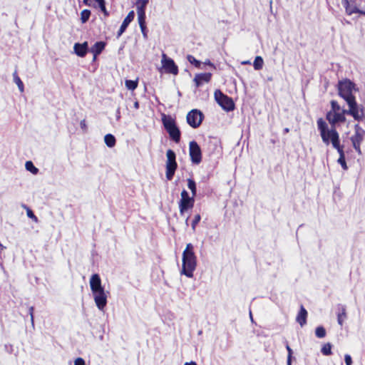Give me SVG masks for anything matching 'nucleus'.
<instances>
[{
  "mask_svg": "<svg viewBox=\"0 0 365 365\" xmlns=\"http://www.w3.org/2000/svg\"><path fill=\"white\" fill-rule=\"evenodd\" d=\"M189 218H190V217L188 216V217L185 219V224H186V225H187V226L188 225V220H189Z\"/></svg>",
  "mask_w": 365,
  "mask_h": 365,
  "instance_id": "6e6d98bb",
  "label": "nucleus"
},
{
  "mask_svg": "<svg viewBox=\"0 0 365 365\" xmlns=\"http://www.w3.org/2000/svg\"><path fill=\"white\" fill-rule=\"evenodd\" d=\"M133 106H134V108H135V109H138V108H139V106H140V105H139V102H138V101H135V102H134Z\"/></svg>",
  "mask_w": 365,
  "mask_h": 365,
  "instance_id": "8fccbe9b",
  "label": "nucleus"
},
{
  "mask_svg": "<svg viewBox=\"0 0 365 365\" xmlns=\"http://www.w3.org/2000/svg\"><path fill=\"white\" fill-rule=\"evenodd\" d=\"M26 169L33 174H37L38 169L34 166L31 161H26L25 164Z\"/></svg>",
  "mask_w": 365,
  "mask_h": 365,
  "instance_id": "bb28decb",
  "label": "nucleus"
},
{
  "mask_svg": "<svg viewBox=\"0 0 365 365\" xmlns=\"http://www.w3.org/2000/svg\"><path fill=\"white\" fill-rule=\"evenodd\" d=\"M34 307H30L29 308V315L31 317V325L33 327H34Z\"/></svg>",
  "mask_w": 365,
  "mask_h": 365,
  "instance_id": "58836bf2",
  "label": "nucleus"
},
{
  "mask_svg": "<svg viewBox=\"0 0 365 365\" xmlns=\"http://www.w3.org/2000/svg\"><path fill=\"white\" fill-rule=\"evenodd\" d=\"M134 17H135V12L133 11H130L126 17L124 19L118 31L117 32V38H120V36L125 31L128 25L134 19Z\"/></svg>",
  "mask_w": 365,
  "mask_h": 365,
  "instance_id": "4468645a",
  "label": "nucleus"
},
{
  "mask_svg": "<svg viewBox=\"0 0 365 365\" xmlns=\"http://www.w3.org/2000/svg\"><path fill=\"white\" fill-rule=\"evenodd\" d=\"M166 178L168 180H171L173 178L175 170L178 168V164L176 162V155L175 153L173 150H168L166 152Z\"/></svg>",
  "mask_w": 365,
  "mask_h": 365,
  "instance_id": "0eeeda50",
  "label": "nucleus"
},
{
  "mask_svg": "<svg viewBox=\"0 0 365 365\" xmlns=\"http://www.w3.org/2000/svg\"><path fill=\"white\" fill-rule=\"evenodd\" d=\"M352 143V145L354 148V150L359 153V154H361V148H360V145H361V143H357V142H351Z\"/></svg>",
  "mask_w": 365,
  "mask_h": 365,
  "instance_id": "a19ab883",
  "label": "nucleus"
},
{
  "mask_svg": "<svg viewBox=\"0 0 365 365\" xmlns=\"http://www.w3.org/2000/svg\"><path fill=\"white\" fill-rule=\"evenodd\" d=\"M307 312L305 308L302 305L300 307V310L297 316L296 320L300 324L301 327H303L307 323Z\"/></svg>",
  "mask_w": 365,
  "mask_h": 365,
  "instance_id": "aec40b11",
  "label": "nucleus"
},
{
  "mask_svg": "<svg viewBox=\"0 0 365 365\" xmlns=\"http://www.w3.org/2000/svg\"><path fill=\"white\" fill-rule=\"evenodd\" d=\"M115 116H116V120H120V108H118V109L116 110Z\"/></svg>",
  "mask_w": 365,
  "mask_h": 365,
  "instance_id": "de8ad7c7",
  "label": "nucleus"
},
{
  "mask_svg": "<svg viewBox=\"0 0 365 365\" xmlns=\"http://www.w3.org/2000/svg\"><path fill=\"white\" fill-rule=\"evenodd\" d=\"M125 84L128 90L134 91L138 86V81L126 80Z\"/></svg>",
  "mask_w": 365,
  "mask_h": 365,
  "instance_id": "7c9ffc66",
  "label": "nucleus"
},
{
  "mask_svg": "<svg viewBox=\"0 0 365 365\" xmlns=\"http://www.w3.org/2000/svg\"><path fill=\"white\" fill-rule=\"evenodd\" d=\"M331 346L330 343L325 344L321 349L322 354L324 356H330L332 354Z\"/></svg>",
  "mask_w": 365,
  "mask_h": 365,
  "instance_id": "c85d7f7f",
  "label": "nucleus"
},
{
  "mask_svg": "<svg viewBox=\"0 0 365 365\" xmlns=\"http://www.w3.org/2000/svg\"><path fill=\"white\" fill-rule=\"evenodd\" d=\"M92 1L93 0H83V2L86 5L91 6L92 5Z\"/></svg>",
  "mask_w": 365,
  "mask_h": 365,
  "instance_id": "09e8293b",
  "label": "nucleus"
},
{
  "mask_svg": "<svg viewBox=\"0 0 365 365\" xmlns=\"http://www.w3.org/2000/svg\"><path fill=\"white\" fill-rule=\"evenodd\" d=\"M354 90H355V84L350 80L345 79L339 81V95L344 98L346 102L351 99H355L352 93Z\"/></svg>",
  "mask_w": 365,
  "mask_h": 365,
  "instance_id": "39448f33",
  "label": "nucleus"
},
{
  "mask_svg": "<svg viewBox=\"0 0 365 365\" xmlns=\"http://www.w3.org/2000/svg\"><path fill=\"white\" fill-rule=\"evenodd\" d=\"M184 365H197L195 361L186 362Z\"/></svg>",
  "mask_w": 365,
  "mask_h": 365,
  "instance_id": "603ef678",
  "label": "nucleus"
},
{
  "mask_svg": "<svg viewBox=\"0 0 365 365\" xmlns=\"http://www.w3.org/2000/svg\"><path fill=\"white\" fill-rule=\"evenodd\" d=\"M182 269L181 274L191 278L193 277V272L197 267V256L194 251V245L188 243L186 245L182 256Z\"/></svg>",
  "mask_w": 365,
  "mask_h": 365,
  "instance_id": "7ed1b4c3",
  "label": "nucleus"
},
{
  "mask_svg": "<svg viewBox=\"0 0 365 365\" xmlns=\"http://www.w3.org/2000/svg\"><path fill=\"white\" fill-rule=\"evenodd\" d=\"M22 207L27 210V208H29L26 205H23Z\"/></svg>",
  "mask_w": 365,
  "mask_h": 365,
  "instance_id": "13d9d810",
  "label": "nucleus"
},
{
  "mask_svg": "<svg viewBox=\"0 0 365 365\" xmlns=\"http://www.w3.org/2000/svg\"><path fill=\"white\" fill-rule=\"evenodd\" d=\"M337 162L339 164L341 165V168L344 170H346L348 169V167H347V165L346 163V160H345V157H339V159L337 160Z\"/></svg>",
  "mask_w": 365,
  "mask_h": 365,
  "instance_id": "c9c22d12",
  "label": "nucleus"
},
{
  "mask_svg": "<svg viewBox=\"0 0 365 365\" xmlns=\"http://www.w3.org/2000/svg\"><path fill=\"white\" fill-rule=\"evenodd\" d=\"M250 317L251 322H253L254 320H253V317H252V314L251 311H250Z\"/></svg>",
  "mask_w": 365,
  "mask_h": 365,
  "instance_id": "5fc2aeb1",
  "label": "nucleus"
},
{
  "mask_svg": "<svg viewBox=\"0 0 365 365\" xmlns=\"http://www.w3.org/2000/svg\"><path fill=\"white\" fill-rule=\"evenodd\" d=\"M189 153L192 163L195 165L200 164L202 161V151L196 141L192 140L190 142Z\"/></svg>",
  "mask_w": 365,
  "mask_h": 365,
  "instance_id": "9d476101",
  "label": "nucleus"
},
{
  "mask_svg": "<svg viewBox=\"0 0 365 365\" xmlns=\"http://www.w3.org/2000/svg\"><path fill=\"white\" fill-rule=\"evenodd\" d=\"M106 47V43L104 41H97L91 48L90 51L93 54V61H95L97 56L101 53Z\"/></svg>",
  "mask_w": 365,
  "mask_h": 365,
  "instance_id": "6ab92c4d",
  "label": "nucleus"
},
{
  "mask_svg": "<svg viewBox=\"0 0 365 365\" xmlns=\"http://www.w3.org/2000/svg\"><path fill=\"white\" fill-rule=\"evenodd\" d=\"M162 121L163 126L168 133L170 138L175 143L180 140L181 133L177 126L175 120L171 116L163 115Z\"/></svg>",
  "mask_w": 365,
  "mask_h": 365,
  "instance_id": "20e7f679",
  "label": "nucleus"
},
{
  "mask_svg": "<svg viewBox=\"0 0 365 365\" xmlns=\"http://www.w3.org/2000/svg\"><path fill=\"white\" fill-rule=\"evenodd\" d=\"M89 283L96 307L100 311H103L108 303V297L99 274H92Z\"/></svg>",
  "mask_w": 365,
  "mask_h": 365,
  "instance_id": "f03ea898",
  "label": "nucleus"
},
{
  "mask_svg": "<svg viewBox=\"0 0 365 365\" xmlns=\"http://www.w3.org/2000/svg\"><path fill=\"white\" fill-rule=\"evenodd\" d=\"M214 96L217 104L224 110L230 112L235 109V103L232 98L224 94L220 90H216Z\"/></svg>",
  "mask_w": 365,
  "mask_h": 365,
  "instance_id": "423d86ee",
  "label": "nucleus"
},
{
  "mask_svg": "<svg viewBox=\"0 0 365 365\" xmlns=\"http://www.w3.org/2000/svg\"><path fill=\"white\" fill-rule=\"evenodd\" d=\"M344 361L346 365H352V359L349 354H345Z\"/></svg>",
  "mask_w": 365,
  "mask_h": 365,
  "instance_id": "79ce46f5",
  "label": "nucleus"
},
{
  "mask_svg": "<svg viewBox=\"0 0 365 365\" xmlns=\"http://www.w3.org/2000/svg\"><path fill=\"white\" fill-rule=\"evenodd\" d=\"M357 0H342V4L345 8L346 14L351 15L353 14H359L365 15V10L362 11L359 9L356 3Z\"/></svg>",
  "mask_w": 365,
  "mask_h": 365,
  "instance_id": "f8f14e48",
  "label": "nucleus"
},
{
  "mask_svg": "<svg viewBox=\"0 0 365 365\" xmlns=\"http://www.w3.org/2000/svg\"><path fill=\"white\" fill-rule=\"evenodd\" d=\"M187 61L192 65H194L196 68H202V63L201 61L197 60L193 56L187 55Z\"/></svg>",
  "mask_w": 365,
  "mask_h": 365,
  "instance_id": "cd10ccee",
  "label": "nucleus"
},
{
  "mask_svg": "<svg viewBox=\"0 0 365 365\" xmlns=\"http://www.w3.org/2000/svg\"><path fill=\"white\" fill-rule=\"evenodd\" d=\"M346 318V308L344 306L341 307V312L337 314V322L340 326L343 325L344 319Z\"/></svg>",
  "mask_w": 365,
  "mask_h": 365,
  "instance_id": "393cba45",
  "label": "nucleus"
},
{
  "mask_svg": "<svg viewBox=\"0 0 365 365\" xmlns=\"http://www.w3.org/2000/svg\"><path fill=\"white\" fill-rule=\"evenodd\" d=\"M195 203V197H191L190 199L180 200L179 202L180 213L182 215L187 210L193 207Z\"/></svg>",
  "mask_w": 365,
  "mask_h": 365,
  "instance_id": "2eb2a0df",
  "label": "nucleus"
},
{
  "mask_svg": "<svg viewBox=\"0 0 365 365\" xmlns=\"http://www.w3.org/2000/svg\"><path fill=\"white\" fill-rule=\"evenodd\" d=\"M190 197H191L189 196L188 192L185 190H183L181 192V199L180 200H187V199H190Z\"/></svg>",
  "mask_w": 365,
  "mask_h": 365,
  "instance_id": "c03bdc74",
  "label": "nucleus"
},
{
  "mask_svg": "<svg viewBox=\"0 0 365 365\" xmlns=\"http://www.w3.org/2000/svg\"><path fill=\"white\" fill-rule=\"evenodd\" d=\"M355 133L351 137V142L361 143L364 140L365 130L359 125L356 124L354 126Z\"/></svg>",
  "mask_w": 365,
  "mask_h": 365,
  "instance_id": "a211bd4d",
  "label": "nucleus"
},
{
  "mask_svg": "<svg viewBox=\"0 0 365 365\" xmlns=\"http://www.w3.org/2000/svg\"><path fill=\"white\" fill-rule=\"evenodd\" d=\"M162 66L163 68L165 70L166 73H172L174 75H177L178 73V68L174 61L168 57L165 53H163L162 55Z\"/></svg>",
  "mask_w": 365,
  "mask_h": 365,
  "instance_id": "9b49d317",
  "label": "nucleus"
},
{
  "mask_svg": "<svg viewBox=\"0 0 365 365\" xmlns=\"http://www.w3.org/2000/svg\"><path fill=\"white\" fill-rule=\"evenodd\" d=\"M201 220V217H200V214H197L195 217H194V219L192 220V224H191V226H192V230L193 232L195 231V229H196V226L199 223V222Z\"/></svg>",
  "mask_w": 365,
  "mask_h": 365,
  "instance_id": "473e14b6",
  "label": "nucleus"
},
{
  "mask_svg": "<svg viewBox=\"0 0 365 365\" xmlns=\"http://www.w3.org/2000/svg\"><path fill=\"white\" fill-rule=\"evenodd\" d=\"M315 334L318 338H324L326 336V330L322 326L317 327L315 329Z\"/></svg>",
  "mask_w": 365,
  "mask_h": 365,
  "instance_id": "2f4dec72",
  "label": "nucleus"
},
{
  "mask_svg": "<svg viewBox=\"0 0 365 365\" xmlns=\"http://www.w3.org/2000/svg\"><path fill=\"white\" fill-rule=\"evenodd\" d=\"M286 349L287 350V352H288V356H289V357H292V349L290 348V346H289L288 344V342L286 341Z\"/></svg>",
  "mask_w": 365,
  "mask_h": 365,
  "instance_id": "a18cd8bd",
  "label": "nucleus"
},
{
  "mask_svg": "<svg viewBox=\"0 0 365 365\" xmlns=\"http://www.w3.org/2000/svg\"><path fill=\"white\" fill-rule=\"evenodd\" d=\"M263 64V58L259 56H256L253 63L254 68L257 71L260 70L262 68Z\"/></svg>",
  "mask_w": 365,
  "mask_h": 365,
  "instance_id": "a878e982",
  "label": "nucleus"
},
{
  "mask_svg": "<svg viewBox=\"0 0 365 365\" xmlns=\"http://www.w3.org/2000/svg\"><path fill=\"white\" fill-rule=\"evenodd\" d=\"M26 214H27L28 217L31 218L36 222H38L37 217L34 215V212L30 208H27Z\"/></svg>",
  "mask_w": 365,
  "mask_h": 365,
  "instance_id": "4c0bfd02",
  "label": "nucleus"
},
{
  "mask_svg": "<svg viewBox=\"0 0 365 365\" xmlns=\"http://www.w3.org/2000/svg\"><path fill=\"white\" fill-rule=\"evenodd\" d=\"M331 110H332L333 112H338L341 109L340 106L335 101H331Z\"/></svg>",
  "mask_w": 365,
  "mask_h": 365,
  "instance_id": "e433bc0d",
  "label": "nucleus"
},
{
  "mask_svg": "<svg viewBox=\"0 0 365 365\" xmlns=\"http://www.w3.org/2000/svg\"><path fill=\"white\" fill-rule=\"evenodd\" d=\"M4 249H6V247L4 246L1 243H0V252Z\"/></svg>",
  "mask_w": 365,
  "mask_h": 365,
  "instance_id": "864d4df0",
  "label": "nucleus"
},
{
  "mask_svg": "<svg viewBox=\"0 0 365 365\" xmlns=\"http://www.w3.org/2000/svg\"><path fill=\"white\" fill-rule=\"evenodd\" d=\"M317 123L323 143L327 145L331 143L333 148L337 150L339 157H345L344 145H340L339 135L336 130L334 128H329L322 118H319Z\"/></svg>",
  "mask_w": 365,
  "mask_h": 365,
  "instance_id": "f257e3e1",
  "label": "nucleus"
},
{
  "mask_svg": "<svg viewBox=\"0 0 365 365\" xmlns=\"http://www.w3.org/2000/svg\"><path fill=\"white\" fill-rule=\"evenodd\" d=\"M148 0H138L137 1V14H145V7Z\"/></svg>",
  "mask_w": 365,
  "mask_h": 365,
  "instance_id": "412c9836",
  "label": "nucleus"
},
{
  "mask_svg": "<svg viewBox=\"0 0 365 365\" xmlns=\"http://www.w3.org/2000/svg\"><path fill=\"white\" fill-rule=\"evenodd\" d=\"M187 123L193 128H198L204 118L203 113L197 109H192L187 115Z\"/></svg>",
  "mask_w": 365,
  "mask_h": 365,
  "instance_id": "1a4fd4ad",
  "label": "nucleus"
},
{
  "mask_svg": "<svg viewBox=\"0 0 365 365\" xmlns=\"http://www.w3.org/2000/svg\"><path fill=\"white\" fill-rule=\"evenodd\" d=\"M91 16V11L88 9H84L81 13V20L82 23H86L88 21Z\"/></svg>",
  "mask_w": 365,
  "mask_h": 365,
  "instance_id": "c756f323",
  "label": "nucleus"
},
{
  "mask_svg": "<svg viewBox=\"0 0 365 365\" xmlns=\"http://www.w3.org/2000/svg\"><path fill=\"white\" fill-rule=\"evenodd\" d=\"M80 126L82 130L84 131H86L87 130V125L85 120H82L80 123Z\"/></svg>",
  "mask_w": 365,
  "mask_h": 365,
  "instance_id": "49530a36",
  "label": "nucleus"
},
{
  "mask_svg": "<svg viewBox=\"0 0 365 365\" xmlns=\"http://www.w3.org/2000/svg\"><path fill=\"white\" fill-rule=\"evenodd\" d=\"M187 181V187L192 192V197H195L197 195V186L195 180L192 178H188Z\"/></svg>",
  "mask_w": 365,
  "mask_h": 365,
  "instance_id": "5701e85b",
  "label": "nucleus"
},
{
  "mask_svg": "<svg viewBox=\"0 0 365 365\" xmlns=\"http://www.w3.org/2000/svg\"><path fill=\"white\" fill-rule=\"evenodd\" d=\"M201 333H202V331H200L198 332V334H201Z\"/></svg>",
  "mask_w": 365,
  "mask_h": 365,
  "instance_id": "680f3d73",
  "label": "nucleus"
},
{
  "mask_svg": "<svg viewBox=\"0 0 365 365\" xmlns=\"http://www.w3.org/2000/svg\"><path fill=\"white\" fill-rule=\"evenodd\" d=\"M13 78H14V82L17 85L20 92H21V93L24 92V83L21 81L19 76H18L16 71H15L14 73H13Z\"/></svg>",
  "mask_w": 365,
  "mask_h": 365,
  "instance_id": "b1692460",
  "label": "nucleus"
},
{
  "mask_svg": "<svg viewBox=\"0 0 365 365\" xmlns=\"http://www.w3.org/2000/svg\"><path fill=\"white\" fill-rule=\"evenodd\" d=\"M145 18H146L145 14H138V24H139L140 26L146 25Z\"/></svg>",
  "mask_w": 365,
  "mask_h": 365,
  "instance_id": "f704fd0d",
  "label": "nucleus"
},
{
  "mask_svg": "<svg viewBox=\"0 0 365 365\" xmlns=\"http://www.w3.org/2000/svg\"><path fill=\"white\" fill-rule=\"evenodd\" d=\"M205 63H207L208 65L212 66H213L212 63H211L210 61H208Z\"/></svg>",
  "mask_w": 365,
  "mask_h": 365,
  "instance_id": "bf43d9fd",
  "label": "nucleus"
},
{
  "mask_svg": "<svg viewBox=\"0 0 365 365\" xmlns=\"http://www.w3.org/2000/svg\"><path fill=\"white\" fill-rule=\"evenodd\" d=\"M75 53L80 57H84L88 51V43L87 41L83 43H76L73 46Z\"/></svg>",
  "mask_w": 365,
  "mask_h": 365,
  "instance_id": "dca6fc26",
  "label": "nucleus"
},
{
  "mask_svg": "<svg viewBox=\"0 0 365 365\" xmlns=\"http://www.w3.org/2000/svg\"><path fill=\"white\" fill-rule=\"evenodd\" d=\"M289 131V128H284V132L285 133H288Z\"/></svg>",
  "mask_w": 365,
  "mask_h": 365,
  "instance_id": "052dcab7",
  "label": "nucleus"
},
{
  "mask_svg": "<svg viewBox=\"0 0 365 365\" xmlns=\"http://www.w3.org/2000/svg\"><path fill=\"white\" fill-rule=\"evenodd\" d=\"M287 365H292V357L287 356Z\"/></svg>",
  "mask_w": 365,
  "mask_h": 365,
  "instance_id": "3c124183",
  "label": "nucleus"
},
{
  "mask_svg": "<svg viewBox=\"0 0 365 365\" xmlns=\"http://www.w3.org/2000/svg\"><path fill=\"white\" fill-rule=\"evenodd\" d=\"M346 103L349 108L344 110V113L351 115L356 120H361L364 116V108H359L356 99L349 100Z\"/></svg>",
  "mask_w": 365,
  "mask_h": 365,
  "instance_id": "6e6552de",
  "label": "nucleus"
},
{
  "mask_svg": "<svg viewBox=\"0 0 365 365\" xmlns=\"http://www.w3.org/2000/svg\"><path fill=\"white\" fill-rule=\"evenodd\" d=\"M346 113H344V110L341 113L339 112H332L329 111L327 113V120L331 124V128H335V125L337 123H343L346 120L345 115Z\"/></svg>",
  "mask_w": 365,
  "mask_h": 365,
  "instance_id": "ddd939ff",
  "label": "nucleus"
},
{
  "mask_svg": "<svg viewBox=\"0 0 365 365\" xmlns=\"http://www.w3.org/2000/svg\"><path fill=\"white\" fill-rule=\"evenodd\" d=\"M74 365H86L85 360L81 357H78L74 361Z\"/></svg>",
  "mask_w": 365,
  "mask_h": 365,
  "instance_id": "37998d69",
  "label": "nucleus"
},
{
  "mask_svg": "<svg viewBox=\"0 0 365 365\" xmlns=\"http://www.w3.org/2000/svg\"><path fill=\"white\" fill-rule=\"evenodd\" d=\"M144 39L148 38V29L146 25L140 26Z\"/></svg>",
  "mask_w": 365,
  "mask_h": 365,
  "instance_id": "ea45409f",
  "label": "nucleus"
},
{
  "mask_svg": "<svg viewBox=\"0 0 365 365\" xmlns=\"http://www.w3.org/2000/svg\"><path fill=\"white\" fill-rule=\"evenodd\" d=\"M104 142L108 148H113L115 145L116 140L113 135L106 134L104 137Z\"/></svg>",
  "mask_w": 365,
  "mask_h": 365,
  "instance_id": "4be33fe9",
  "label": "nucleus"
},
{
  "mask_svg": "<svg viewBox=\"0 0 365 365\" xmlns=\"http://www.w3.org/2000/svg\"><path fill=\"white\" fill-rule=\"evenodd\" d=\"M242 63L245 65V64H250V62L249 61H243Z\"/></svg>",
  "mask_w": 365,
  "mask_h": 365,
  "instance_id": "4d7b16f0",
  "label": "nucleus"
},
{
  "mask_svg": "<svg viewBox=\"0 0 365 365\" xmlns=\"http://www.w3.org/2000/svg\"><path fill=\"white\" fill-rule=\"evenodd\" d=\"M98 6L101 11L103 13L105 16H108L109 13L106 8V1L98 4Z\"/></svg>",
  "mask_w": 365,
  "mask_h": 365,
  "instance_id": "72a5a7b5",
  "label": "nucleus"
},
{
  "mask_svg": "<svg viewBox=\"0 0 365 365\" xmlns=\"http://www.w3.org/2000/svg\"><path fill=\"white\" fill-rule=\"evenodd\" d=\"M212 77L211 73H197L194 78L196 87H200L203 83H208Z\"/></svg>",
  "mask_w": 365,
  "mask_h": 365,
  "instance_id": "f3484780",
  "label": "nucleus"
}]
</instances>
